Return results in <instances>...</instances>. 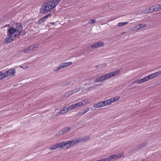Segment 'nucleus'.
Listing matches in <instances>:
<instances>
[{
  "label": "nucleus",
  "instance_id": "obj_15",
  "mask_svg": "<svg viewBox=\"0 0 161 161\" xmlns=\"http://www.w3.org/2000/svg\"><path fill=\"white\" fill-rule=\"evenodd\" d=\"M152 8L153 9V12L158 11L160 9L159 8V4H156L154 6L152 7Z\"/></svg>",
  "mask_w": 161,
  "mask_h": 161
},
{
  "label": "nucleus",
  "instance_id": "obj_24",
  "mask_svg": "<svg viewBox=\"0 0 161 161\" xmlns=\"http://www.w3.org/2000/svg\"><path fill=\"white\" fill-rule=\"evenodd\" d=\"M128 24V22H120V23H119L118 24V25L119 26H121L123 25H125L126 24Z\"/></svg>",
  "mask_w": 161,
  "mask_h": 161
},
{
  "label": "nucleus",
  "instance_id": "obj_41",
  "mask_svg": "<svg viewBox=\"0 0 161 161\" xmlns=\"http://www.w3.org/2000/svg\"><path fill=\"white\" fill-rule=\"evenodd\" d=\"M71 108L73 109H74L75 108V104H73L72 105H70Z\"/></svg>",
  "mask_w": 161,
  "mask_h": 161
},
{
  "label": "nucleus",
  "instance_id": "obj_40",
  "mask_svg": "<svg viewBox=\"0 0 161 161\" xmlns=\"http://www.w3.org/2000/svg\"><path fill=\"white\" fill-rule=\"evenodd\" d=\"M66 64L68 66H69L71 65V64H72V62H66Z\"/></svg>",
  "mask_w": 161,
  "mask_h": 161
},
{
  "label": "nucleus",
  "instance_id": "obj_31",
  "mask_svg": "<svg viewBox=\"0 0 161 161\" xmlns=\"http://www.w3.org/2000/svg\"><path fill=\"white\" fill-rule=\"evenodd\" d=\"M96 20L95 19L90 20L88 22V24H93L96 22Z\"/></svg>",
  "mask_w": 161,
  "mask_h": 161
},
{
  "label": "nucleus",
  "instance_id": "obj_46",
  "mask_svg": "<svg viewBox=\"0 0 161 161\" xmlns=\"http://www.w3.org/2000/svg\"><path fill=\"white\" fill-rule=\"evenodd\" d=\"M10 26V25L9 24H8V25H4L3 26V27L5 28V27H8V26Z\"/></svg>",
  "mask_w": 161,
  "mask_h": 161
},
{
  "label": "nucleus",
  "instance_id": "obj_1",
  "mask_svg": "<svg viewBox=\"0 0 161 161\" xmlns=\"http://www.w3.org/2000/svg\"><path fill=\"white\" fill-rule=\"evenodd\" d=\"M54 2L53 1H50L42 5L40 9V12L42 14L47 13L53 9L56 6Z\"/></svg>",
  "mask_w": 161,
  "mask_h": 161
},
{
  "label": "nucleus",
  "instance_id": "obj_2",
  "mask_svg": "<svg viewBox=\"0 0 161 161\" xmlns=\"http://www.w3.org/2000/svg\"><path fill=\"white\" fill-rule=\"evenodd\" d=\"M119 72V70L115 71L103 75L97 78L94 82H98L104 81L118 74Z\"/></svg>",
  "mask_w": 161,
  "mask_h": 161
},
{
  "label": "nucleus",
  "instance_id": "obj_12",
  "mask_svg": "<svg viewBox=\"0 0 161 161\" xmlns=\"http://www.w3.org/2000/svg\"><path fill=\"white\" fill-rule=\"evenodd\" d=\"M116 157L117 156L116 155L112 154L109 157L98 160V161H109L111 160V159L114 158L115 157L117 158Z\"/></svg>",
  "mask_w": 161,
  "mask_h": 161
},
{
  "label": "nucleus",
  "instance_id": "obj_35",
  "mask_svg": "<svg viewBox=\"0 0 161 161\" xmlns=\"http://www.w3.org/2000/svg\"><path fill=\"white\" fill-rule=\"evenodd\" d=\"M51 15V13H49L46 15V16H44L43 18H45V19L46 20L47 19L48 17H49L50 15Z\"/></svg>",
  "mask_w": 161,
  "mask_h": 161
},
{
  "label": "nucleus",
  "instance_id": "obj_8",
  "mask_svg": "<svg viewBox=\"0 0 161 161\" xmlns=\"http://www.w3.org/2000/svg\"><path fill=\"white\" fill-rule=\"evenodd\" d=\"M15 31L16 30L14 26H10L9 29L8 30L7 34L14 36L16 34Z\"/></svg>",
  "mask_w": 161,
  "mask_h": 161
},
{
  "label": "nucleus",
  "instance_id": "obj_11",
  "mask_svg": "<svg viewBox=\"0 0 161 161\" xmlns=\"http://www.w3.org/2000/svg\"><path fill=\"white\" fill-rule=\"evenodd\" d=\"M106 106L105 104V102L104 101H101L99 103L95 104L94 107L95 108H101L104 106Z\"/></svg>",
  "mask_w": 161,
  "mask_h": 161
},
{
  "label": "nucleus",
  "instance_id": "obj_19",
  "mask_svg": "<svg viewBox=\"0 0 161 161\" xmlns=\"http://www.w3.org/2000/svg\"><path fill=\"white\" fill-rule=\"evenodd\" d=\"M81 87H79L78 88H75V89L72 90V91L73 92H74V93H75L77 92H79L81 90Z\"/></svg>",
  "mask_w": 161,
  "mask_h": 161
},
{
  "label": "nucleus",
  "instance_id": "obj_13",
  "mask_svg": "<svg viewBox=\"0 0 161 161\" xmlns=\"http://www.w3.org/2000/svg\"><path fill=\"white\" fill-rule=\"evenodd\" d=\"M62 146V144L60 143L56 144L54 145L51 146L49 148L50 150H54L57 148H59L61 147V146Z\"/></svg>",
  "mask_w": 161,
  "mask_h": 161
},
{
  "label": "nucleus",
  "instance_id": "obj_7",
  "mask_svg": "<svg viewBox=\"0 0 161 161\" xmlns=\"http://www.w3.org/2000/svg\"><path fill=\"white\" fill-rule=\"evenodd\" d=\"M71 130V128L66 127L63 129H61L59 131L58 133L59 135H62L64 133L68 132Z\"/></svg>",
  "mask_w": 161,
  "mask_h": 161
},
{
  "label": "nucleus",
  "instance_id": "obj_10",
  "mask_svg": "<svg viewBox=\"0 0 161 161\" xmlns=\"http://www.w3.org/2000/svg\"><path fill=\"white\" fill-rule=\"evenodd\" d=\"M67 142H68V143H64V145H66L67 144L69 145V147H70L77 144L76 140L68 141H67Z\"/></svg>",
  "mask_w": 161,
  "mask_h": 161
},
{
  "label": "nucleus",
  "instance_id": "obj_25",
  "mask_svg": "<svg viewBox=\"0 0 161 161\" xmlns=\"http://www.w3.org/2000/svg\"><path fill=\"white\" fill-rule=\"evenodd\" d=\"M146 26V24H140L138 25L137 26V28L138 29H140L141 28H143L145 27Z\"/></svg>",
  "mask_w": 161,
  "mask_h": 161
},
{
  "label": "nucleus",
  "instance_id": "obj_38",
  "mask_svg": "<svg viewBox=\"0 0 161 161\" xmlns=\"http://www.w3.org/2000/svg\"><path fill=\"white\" fill-rule=\"evenodd\" d=\"M43 22V20L42 19H39L38 21H37V23L39 24H41Z\"/></svg>",
  "mask_w": 161,
  "mask_h": 161
},
{
  "label": "nucleus",
  "instance_id": "obj_52",
  "mask_svg": "<svg viewBox=\"0 0 161 161\" xmlns=\"http://www.w3.org/2000/svg\"><path fill=\"white\" fill-rule=\"evenodd\" d=\"M51 23L52 24H53V25H54V22H52V23Z\"/></svg>",
  "mask_w": 161,
  "mask_h": 161
},
{
  "label": "nucleus",
  "instance_id": "obj_33",
  "mask_svg": "<svg viewBox=\"0 0 161 161\" xmlns=\"http://www.w3.org/2000/svg\"><path fill=\"white\" fill-rule=\"evenodd\" d=\"M61 0H53L52 1H54V3L57 6L58 4L59 3Z\"/></svg>",
  "mask_w": 161,
  "mask_h": 161
},
{
  "label": "nucleus",
  "instance_id": "obj_28",
  "mask_svg": "<svg viewBox=\"0 0 161 161\" xmlns=\"http://www.w3.org/2000/svg\"><path fill=\"white\" fill-rule=\"evenodd\" d=\"M146 78H147V81H148L149 80L152 79L153 78L152 74H151L147 77H145Z\"/></svg>",
  "mask_w": 161,
  "mask_h": 161
},
{
  "label": "nucleus",
  "instance_id": "obj_45",
  "mask_svg": "<svg viewBox=\"0 0 161 161\" xmlns=\"http://www.w3.org/2000/svg\"><path fill=\"white\" fill-rule=\"evenodd\" d=\"M70 82H67L66 83L65 85V86H68L69 85V84H70Z\"/></svg>",
  "mask_w": 161,
  "mask_h": 161
},
{
  "label": "nucleus",
  "instance_id": "obj_20",
  "mask_svg": "<svg viewBox=\"0 0 161 161\" xmlns=\"http://www.w3.org/2000/svg\"><path fill=\"white\" fill-rule=\"evenodd\" d=\"M66 142L68 143V142H67V141H65V142H60V143L62 144V146H61V147H62L63 146H65V148L66 149H68V148H69L70 147H69V145H68H68L66 144V145H64V143H65Z\"/></svg>",
  "mask_w": 161,
  "mask_h": 161
},
{
  "label": "nucleus",
  "instance_id": "obj_16",
  "mask_svg": "<svg viewBox=\"0 0 161 161\" xmlns=\"http://www.w3.org/2000/svg\"><path fill=\"white\" fill-rule=\"evenodd\" d=\"M104 102H105V106L110 104L113 103L111 98L105 100L104 101Z\"/></svg>",
  "mask_w": 161,
  "mask_h": 161
},
{
  "label": "nucleus",
  "instance_id": "obj_26",
  "mask_svg": "<svg viewBox=\"0 0 161 161\" xmlns=\"http://www.w3.org/2000/svg\"><path fill=\"white\" fill-rule=\"evenodd\" d=\"M146 145H147V143H145V142H144V143H142L140 144L139 146V148H142L144 147H145L146 146Z\"/></svg>",
  "mask_w": 161,
  "mask_h": 161
},
{
  "label": "nucleus",
  "instance_id": "obj_48",
  "mask_svg": "<svg viewBox=\"0 0 161 161\" xmlns=\"http://www.w3.org/2000/svg\"><path fill=\"white\" fill-rule=\"evenodd\" d=\"M136 83H137V81H134L133 82L132 84L133 85V84H135Z\"/></svg>",
  "mask_w": 161,
  "mask_h": 161
},
{
  "label": "nucleus",
  "instance_id": "obj_39",
  "mask_svg": "<svg viewBox=\"0 0 161 161\" xmlns=\"http://www.w3.org/2000/svg\"><path fill=\"white\" fill-rule=\"evenodd\" d=\"M148 10L149 11V12L150 13L154 12L153 11V9L152 8V7H151L150 8L148 9Z\"/></svg>",
  "mask_w": 161,
  "mask_h": 161
},
{
  "label": "nucleus",
  "instance_id": "obj_44",
  "mask_svg": "<svg viewBox=\"0 0 161 161\" xmlns=\"http://www.w3.org/2000/svg\"><path fill=\"white\" fill-rule=\"evenodd\" d=\"M88 111H89V108H86V109H85L84 112H83V113H84V114H85V113H86V112H87Z\"/></svg>",
  "mask_w": 161,
  "mask_h": 161
},
{
  "label": "nucleus",
  "instance_id": "obj_53",
  "mask_svg": "<svg viewBox=\"0 0 161 161\" xmlns=\"http://www.w3.org/2000/svg\"><path fill=\"white\" fill-rule=\"evenodd\" d=\"M84 137L85 138V139H86V138H85V137Z\"/></svg>",
  "mask_w": 161,
  "mask_h": 161
},
{
  "label": "nucleus",
  "instance_id": "obj_43",
  "mask_svg": "<svg viewBox=\"0 0 161 161\" xmlns=\"http://www.w3.org/2000/svg\"><path fill=\"white\" fill-rule=\"evenodd\" d=\"M145 13L146 14H148L150 13L149 11L148 10V9H146L145 11Z\"/></svg>",
  "mask_w": 161,
  "mask_h": 161
},
{
  "label": "nucleus",
  "instance_id": "obj_42",
  "mask_svg": "<svg viewBox=\"0 0 161 161\" xmlns=\"http://www.w3.org/2000/svg\"><path fill=\"white\" fill-rule=\"evenodd\" d=\"M134 150H137L139 149H140V148H139V146H138V147H136L134 148Z\"/></svg>",
  "mask_w": 161,
  "mask_h": 161
},
{
  "label": "nucleus",
  "instance_id": "obj_14",
  "mask_svg": "<svg viewBox=\"0 0 161 161\" xmlns=\"http://www.w3.org/2000/svg\"><path fill=\"white\" fill-rule=\"evenodd\" d=\"M85 138H86V139H85V138L83 137L78 138L77 140H75L77 144H78L79 142H81L83 141H85L89 138L88 136H86Z\"/></svg>",
  "mask_w": 161,
  "mask_h": 161
},
{
  "label": "nucleus",
  "instance_id": "obj_4",
  "mask_svg": "<svg viewBox=\"0 0 161 161\" xmlns=\"http://www.w3.org/2000/svg\"><path fill=\"white\" fill-rule=\"evenodd\" d=\"M16 36V35H15L14 36L7 34V36L5 39L4 42L6 43H8L13 40L14 39L15 37Z\"/></svg>",
  "mask_w": 161,
  "mask_h": 161
},
{
  "label": "nucleus",
  "instance_id": "obj_50",
  "mask_svg": "<svg viewBox=\"0 0 161 161\" xmlns=\"http://www.w3.org/2000/svg\"><path fill=\"white\" fill-rule=\"evenodd\" d=\"M96 67L97 68H100V67H99V66H98V65H97L96 66Z\"/></svg>",
  "mask_w": 161,
  "mask_h": 161
},
{
  "label": "nucleus",
  "instance_id": "obj_18",
  "mask_svg": "<svg viewBox=\"0 0 161 161\" xmlns=\"http://www.w3.org/2000/svg\"><path fill=\"white\" fill-rule=\"evenodd\" d=\"M160 74H161V71H159L152 74V75L153 78H154Z\"/></svg>",
  "mask_w": 161,
  "mask_h": 161
},
{
  "label": "nucleus",
  "instance_id": "obj_51",
  "mask_svg": "<svg viewBox=\"0 0 161 161\" xmlns=\"http://www.w3.org/2000/svg\"><path fill=\"white\" fill-rule=\"evenodd\" d=\"M141 161H145V160L144 159H142V160Z\"/></svg>",
  "mask_w": 161,
  "mask_h": 161
},
{
  "label": "nucleus",
  "instance_id": "obj_47",
  "mask_svg": "<svg viewBox=\"0 0 161 161\" xmlns=\"http://www.w3.org/2000/svg\"><path fill=\"white\" fill-rule=\"evenodd\" d=\"M41 19L43 20V22H44L46 20V19H45V18H43Z\"/></svg>",
  "mask_w": 161,
  "mask_h": 161
},
{
  "label": "nucleus",
  "instance_id": "obj_27",
  "mask_svg": "<svg viewBox=\"0 0 161 161\" xmlns=\"http://www.w3.org/2000/svg\"><path fill=\"white\" fill-rule=\"evenodd\" d=\"M120 97H114V98H111L112 100V102H114L115 101H117L119 100Z\"/></svg>",
  "mask_w": 161,
  "mask_h": 161
},
{
  "label": "nucleus",
  "instance_id": "obj_29",
  "mask_svg": "<svg viewBox=\"0 0 161 161\" xmlns=\"http://www.w3.org/2000/svg\"><path fill=\"white\" fill-rule=\"evenodd\" d=\"M6 77H5V75L3 73H1L0 74V80L3 79V78H5Z\"/></svg>",
  "mask_w": 161,
  "mask_h": 161
},
{
  "label": "nucleus",
  "instance_id": "obj_6",
  "mask_svg": "<svg viewBox=\"0 0 161 161\" xmlns=\"http://www.w3.org/2000/svg\"><path fill=\"white\" fill-rule=\"evenodd\" d=\"M15 69H11L4 72L6 77L12 75L14 76L15 75Z\"/></svg>",
  "mask_w": 161,
  "mask_h": 161
},
{
  "label": "nucleus",
  "instance_id": "obj_36",
  "mask_svg": "<svg viewBox=\"0 0 161 161\" xmlns=\"http://www.w3.org/2000/svg\"><path fill=\"white\" fill-rule=\"evenodd\" d=\"M73 93H74V92H73L72 90L70 91H69L68 92V96H69L71 95Z\"/></svg>",
  "mask_w": 161,
  "mask_h": 161
},
{
  "label": "nucleus",
  "instance_id": "obj_5",
  "mask_svg": "<svg viewBox=\"0 0 161 161\" xmlns=\"http://www.w3.org/2000/svg\"><path fill=\"white\" fill-rule=\"evenodd\" d=\"M37 48L38 47L37 46H31L25 49L23 51V52L25 53H29L30 52L34 51L35 48Z\"/></svg>",
  "mask_w": 161,
  "mask_h": 161
},
{
  "label": "nucleus",
  "instance_id": "obj_49",
  "mask_svg": "<svg viewBox=\"0 0 161 161\" xmlns=\"http://www.w3.org/2000/svg\"><path fill=\"white\" fill-rule=\"evenodd\" d=\"M159 8L161 9V4H159Z\"/></svg>",
  "mask_w": 161,
  "mask_h": 161
},
{
  "label": "nucleus",
  "instance_id": "obj_17",
  "mask_svg": "<svg viewBox=\"0 0 161 161\" xmlns=\"http://www.w3.org/2000/svg\"><path fill=\"white\" fill-rule=\"evenodd\" d=\"M147 81V78L145 77L140 80H139L137 81V83L139 84L145 82Z\"/></svg>",
  "mask_w": 161,
  "mask_h": 161
},
{
  "label": "nucleus",
  "instance_id": "obj_34",
  "mask_svg": "<svg viewBox=\"0 0 161 161\" xmlns=\"http://www.w3.org/2000/svg\"><path fill=\"white\" fill-rule=\"evenodd\" d=\"M84 114V113H83V112H79L76 115L78 116H81V115H83Z\"/></svg>",
  "mask_w": 161,
  "mask_h": 161
},
{
  "label": "nucleus",
  "instance_id": "obj_9",
  "mask_svg": "<svg viewBox=\"0 0 161 161\" xmlns=\"http://www.w3.org/2000/svg\"><path fill=\"white\" fill-rule=\"evenodd\" d=\"M103 46V42H100L95 43L94 44L91 45L92 48H96L98 47H102Z\"/></svg>",
  "mask_w": 161,
  "mask_h": 161
},
{
  "label": "nucleus",
  "instance_id": "obj_37",
  "mask_svg": "<svg viewBox=\"0 0 161 161\" xmlns=\"http://www.w3.org/2000/svg\"><path fill=\"white\" fill-rule=\"evenodd\" d=\"M66 109L67 111H70L72 109V108H71L70 106H69L67 107Z\"/></svg>",
  "mask_w": 161,
  "mask_h": 161
},
{
  "label": "nucleus",
  "instance_id": "obj_30",
  "mask_svg": "<svg viewBox=\"0 0 161 161\" xmlns=\"http://www.w3.org/2000/svg\"><path fill=\"white\" fill-rule=\"evenodd\" d=\"M60 67L62 68H63L67 66L66 64V62L63 63H62L60 64Z\"/></svg>",
  "mask_w": 161,
  "mask_h": 161
},
{
  "label": "nucleus",
  "instance_id": "obj_3",
  "mask_svg": "<svg viewBox=\"0 0 161 161\" xmlns=\"http://www.w3.org/2000/svg\"><path fill=\"white\" fill-rule=\"evenodd\" d=\"M15 30H16V36L19 35L22 32L23 29V27L20 24L17 23L14 27Z\"/></svg>",
  "mask_w": 161,
  "mask_h": 161
},
{
  "label": "nucleus",
  "instance_id": "obj_23",
  "mask_svg": "<svg viewBox=\"0 0 161 161\" xmlns=\"http://www.w3.org/2000/svg\"><path fill=\"white\" fill-rule=\"evenodd\" d=\"M75 104V107H77L82 106L83 105V103L81 102H80Z\"/></svg>",
  "mask_w": 161,
  "mask_h": 161
},
{
  "label": "nucleus",
  "instance_id": "obj_21",
  "mask_svg": "<svg viewBox=\"0 0 161 161\" xmlns=\"http://www.w3.org/2000/svg\"><path fill=\"white\" fill-rule=\"evenodd\" d=\"M65 108H64L60 110L59 113L61 114H63L65 113L67 111V110H66Z\"/></svg>",
  "mask_w": 161,
  "mask_h": 161
},
{
  "label": "nucleus",
  "instance_id": "obj_32",
  "mask_svg": "<svg viewBox=\"0 0 161 161\" xmlns=\"http://www.w3.org/2000/svg\"><path fill=\"white\" fill-rule=\"evenodd\" d=\"M61 68H62L60 67V64L58 67H57L54 69V71H56L59 70Z\"/></svg>",
  "mask_w": 161,
  "mask_h": 161
},
{
  "label": "nucleus",
  "instance_id": "obj_22",
  "mask_svg": "<svg viewBox=\"0 0 161 161\" xmlns=\"http://www.w3.org/2000/svg\"><path fill=\"white\" fill-rule=\"evenodd\" d=\"M75 104V107H77L82 106L83 105V103L81 102H80Z\"/></svg>",
  "mask_w": 161,
  "mask_h": 161
}]
</instances>
